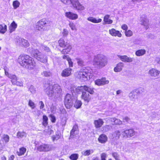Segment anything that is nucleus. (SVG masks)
<instances>
[{
  "label": "nucleus",
  "mask_w": 160,
  "mask_h": 160,
  "mask_svg": "<svg viewBox=\"0 0 160 160\" xmlns=\"http://www.w3.org/2000/svg\"><path fill=\"white\" fill-rule=\"evenodd\" d=\"M44 90L49 97H53L57 98L61 95L62 90L61 86L58 84L52 85L49 84H45L44 86Z\"/></svg>",
  "instance_id": "obj_1"
},
{
  "label": "nucleus",
  "mask_w": 160,
  "mask_h": 160,
  "mask_svg": "<svg viewBox=\"0 0 160 160\" xmlns=\"http://www.w3.org/2000/svg\"><path fill=\"white\" fill-rule=\"evenodd\" d=\"M18 61L21 66L29 69H33L36 66L35 62L32 58L28 55H20Z\"/></svg>",
  "instance_id": "obj_2"
},
{
  "label": "nucleus",
  "mask_w": 160,
  "mask_h": 160,
  "mask_svg": "<svg viewBox=\"0 0 160 160\" xmlns=\"http://www.w3.org/2000/svg\"><path fill=\"white\" fill-rule=\"evenodd\" d=\"M107 63V58L102 54H98L95 55L92 61L93 65L98 68H101L105 67Z\"/></svg>",
  "instance_id": "obj_3"
},
{
  "label": "nucleus",
  "mask_w": 160,
  "mask_h": 160,
  "mask_svg": "<svg viewBox=\"0 0 160 160\" xmlns=\"http://www.w3.org/2000/svg\"><path fill=\"white\" fill-rule=\"evenodd\" d=\"M78 74V77L81 81H84L89 80L93 76L92 70L89 67L81 69Z\"/></svg>",
  "instance_id": "obj_4"
},
{
  "label": "nucleus",
  "mask_w": 160,
  "mask_h": 160,
  "mask_svg": "<svg viewBox=\"0 0 160 160\" xmlns=\"http://www.w3.org/2000/svg\"><path fill=\"white\" fill-rule=\"evenodd\" d=\"M70 90L72 93L75 92L78 93L84 90L91 94L94 93V89L92 87L87 85L81 86L76 88L74 86H72L70 88Z\"/></svg>",
  "instance_id": "obj_5"
},
{
  "label": "nucleus",
  "mask_w": 160,
  "mask_h": 160,
  "mask_svg": "<svg viewBox=\"0 0 160 160\" xmlns=\"http://www.w3.org/2000/svg\"><path fill=\"white\" fill-rule=\"evenodd\" d=\"M32 50H30L29 51L32 55L36 58L38 60L42 62H47L48 61L47 56L42 54L38 50H35L34 49L32 48Z\"/></svg>",
  "instance_id": "obj_6"
},
{
  "label": "nucleus",
  "mask_w": 160,
  "mask_h": 160,
  "mask_svg": "<svg viewBox=\"0 0 160 160\" xmlns=\"http://www.w3.org/2000/svg\"><path fill=\"white\" fill-rule=\"evenodd\" d=\"M72 94L67 93L65 97L64 98V104L66 107L67 109H70L73 106V102L75 101V99L73 96V94H78L77 93H72L71 92Z\"/></svg>",
  "instance_id": "obj_7"
},
{
  "label": "nucleus",
  "mask_w": 160,
  "mask_h": 160,
  "mask_svg": "<svg viewBox=\"0 0 160 160\" xmlns=\"http://www.w3.org/2000/svg\"><path fill=\"white\" fill-rule=\"evenodd\" d=\"M58 42L60 47L64 48L61 52L62 54H67L71 50L72 46L69 43L65 42L63 39H60Z\"/></svg>",
  "instance_id": "obj_8"
},
{
  "label": "nucleus",
  "mask_w": 160,
  "mask_h": 160,
  "mask_svg": "<svg viewBox=\"0 0 160 160\" xmlns=\"http://www.w3.org/2000/svg\"><path fill=\"white\" fill-rule=\"evenodd\" d=\"M48 22L45 19H43L38 22L36 26V28L39 31H42L45 30V27L47 26L48 25Z\"/></svg>",
  "instance_id": "obj_9"
},
{
  "label": "nucleus",
  "mask_w": 160,
  "mask_h": 160,
  "mask_svg": "<svg viewBox=\"0 0 160 160\" xmlns=\"http://www.w3.org/2000/svg\"><path fill=\"white\" fill-rule=\"evenodd\" d=\"M136 132L133 129H127L122 132L124 138H128L131 137L136 134Z\"/></svg>",
  "instance_id": "obj_10"
},
{
  "label": "nucleus",
  "mask_w": 160,
  "mask_h": 160,
  "mask_svg": "<svg viewBox=\"0 0 160 160\" xmlns=\"http://www.w3.org/2000/svg\"><path fill=\"white\" fill-rule=\"evenodd\" d=\"M51 146L48 144H42L37 147V149L39 152H48L51 149Z\"/></svg>",
  "instance_id": "obj_11"
},
{
  "label": "nucleus",
  "mask_w": 160,
  "mask_h": 160,
  "mask_svg": "<svg viewBox=\"0 0 160 160\" xmlns=\"http://www.w3.org/2000/svg\"><path fill=\"white\" fill-rule=\"evenodd\" d=\"M141 24L144 25L145 29H147L148 28L149 21L147 17L145 15H142L140 18Z\"/></svg>",
  "instance_id": "obj_12"
},
{
  "label": "nucleus",
  "mask_w": 160,
  "mask_h": 160,
  "mask_svg": "<svg viewBox=\"0 0 160 160\" xmlns=\"http://www.w3.org/2000/svg\"><path fill=\"white\" fill-rule=\"evenodd\" d=\"M19 45L25 48H27L29 46V43L28 41L25 39L20 38L17 41Z\"/></svg>",
  "instance_id": "obj_13"
},
{
  "label": "nucleus",
  "mask_w": 160,
  "mask_h": 160,
  "mask_svg": "<svg viewBox=\"0 0 160 160\" xmlns=\"http://www.w3.org/2000/svg\"><path fill=\"white\" fill-rule=\"evenodd\" d=\"M95 83L96 85L98 86L108 84L109 83V81L107 80L105 78H102L101 79H98L95 81Z\"/></svg>",
  "instance_id": "obj_14"
},
{
  "label": "nucleus",
  "mask_w": 160,
  "mask_h": 160,
  "mask_svg": "<svg viewBox=\"0 0 160 160\" xmlns=\"http://www.w3.org/2000/svg\"><path fill=\"white\" fill-rule=\"evenodd\" d=\"M118 57L122 61L124 62H131L133 61L132 58L129 57L126 55H118Z\"/></svg>",
  "instance_id": "obj_15"
},
{
  "label": "nucleus",
  "mask_w": 160,
  "mask_h": 160,
  "mask_svg": "<svg viewBox=\"0 0 160 160\" xmlns=\"http://www.w3.org/2000/svg\"><path fill=\"white\" fill-rule=\"evenodd\" d=\"M72 70L69 68L65 69L62 71L61 75L63 77H68L71 74Z\"/></svg>",
  "instance_id": "obj_16"
},
{
  "label": "nucleus",
  "mask_w": 160,
  "mask_h": 160,
  "mask_svg": "<svg viewBox=\"0 0 160 160\" xmlns=\"http://www.w3.org/2000/svg\"><path fill=\"white\" fill-rule=\"evenodd\" d=\"M78 128V127L77 125H74L71 130L70 133V136L69 138V139L74 138L76 134V132L77 131Z\"/></svg>",
  "instance_id": "obj_17"
},
{
  "label": "nucleus",
  "mask_w": 160,
  "mask_h": 160,
  "mask_svg": "<svg viewBox=\"0 0 160 160\" xmlns=\"http://www.w3.org/2000/svg\"><path fill=\"white\" fill-rule=\"evenodd\" d=\"M109 33L112 36H118L119 37H121L122 36V34L118 31L116 30L114 28H112L109 30Z\"/></svg>",
  "instance_id": "obj_18"
},
{
  "label": "nucleus",
  "mask_w": 160,
  "mask_h": 160,
  "mask_svg": "<svg viewBox=\"0 0 160 160\" xmlns=\"http://www.w3.org/2000/svg\"><path fill=\"white\" fill-rule=\"evenodd\" d=\"M65 16L68 18L72 20L76 19L78 18V15L77 14L73 13L71 12H66Z\"/></svg>",
  "instance_id": "obj_19"
},
{
  "label": "nucleus",
  "mask_w": 160,
  "mask_h": 160,
  "mask_svg": "<svg viewBox=\"0 0 160 160\" xmlns=\"http://www.w3.org/2000/svg\"><path fill=\"white\" fill-rule=\"evenodd\" d=\"M124 63L122 62H119L118 63L116 66L114 68V70L115 72H120L121 71L124 67Z\"/></svg>",
  "instance_id": "obj_20"
},
{
  "label": "nucleus",
  "mask_w": 160,
  "mask_h": 160,
  "mask_svg": "<svg viewBox=\"0 0 160 160\" xmlns=\"http://www.w3.org/2000/svg\"><path fill=\"white\" fill-rule=\"evenodd\" d=\"M81 97L82 99H83L84 101L87 102H89L90 99V97L89 93L85 92L82 91Z\"/></svg>",
  "instance_id": "obj_21"
},
{
  "label": "nucleus",
  "mask_w": 160,
  "mask_h": 160,
  "mask_svg": "<svg viewBox=\"0 0 160 160\" xmlns=\"http://www.w3.org/2000/svg\"><path fill=\"white\" fill-rule=\"evenodd\" d=\"M159 73V71L154 68H152L149 71V73L152 77L157 76Z\"/></svg>",
  "instance_id": "obj_22"
},
{
  "label": "nucleus",
  "mask_w": 160,
  "mask_h": 160,
  "mask_svg": "<svg viewBox=\"0 0 160 160\" xmlns=\"http://www.w3.org/2000/svg\"><path fill=\"white\" fill-rule=\"evenodd\" d=\"M104 123V122L102 119H99L94 121V124L96 128L101 127Z\"/></svg>",
  "instance_id": "obj_23"
},
{
  "label": "nucleus",
  "mask_w": 160,
  "mask_h": 160,
  "mask_svg": "<svg viewBox=\"0 0 160 160\" xmlns=\"http://www.w3.org/2000/svg\"><path fill=\"white\" fill-rule=\"evenodd\" d=\"M108 138L106 135L104 134H102L98 138V140L99 142L101 143H104L107 140Z\"/></svg>",
  "instance_id": "obj_24"
},
{
  "label": "nucleus",
  "mask_w": 160,
  "mask_h": 160,
  "mask_svg": "<svg viewBox=\"0 0 160 160\" xmlns=\"http://www.w3.org/2000/svg\"><path fill=\"white\" fill-rule=\"evenodd\" d=\"M108 120L111 121V122H114L113 124L120 125L122 123V121L120 119L116 118H109Z\"/></svg>",
  "instance_id": "obj_25"
},
{
  "label": "nucleus",
  "mask_w": 160,
  "mask_h": 160,
  "mask_svg": "<svg viewBox=\"0 0 160 160\" xmlns=\"http://www.w3.org/2000/svg\"><path fill=\"white\" fill-rule=\"evenodd\" d=\"M120 135V132L118 130L116 131L112 134V138L116 140L118 139L119 138Z\"/></svg>",
  "instance_id": "obj_26"
},
{
  "label": "nucleus",
  "mask_w": 160,
  "mask_h": 160,
  "mask_svg": "<svg viewBox=\"0 0 160 160\" xmlns=\"http://www.w3.org/2000/svg\"><path fill=\"white\" fill-rule=\"evenodd\" d=\"M110 16L108 15H106L104 16L103 20L106 24H111L113 22L112 20L109 19Z\"/></svg>",
  "instance_id": "obj_27"
},
{
  "label": "nucleus",
  "mask_w": 160,
  "mask_h": 160,
  "mask_svg": "<svg viewBox=\"0 0 160 160\" xmlns=\"http://www.w3.org/2000/svg\"><path fill=\"white\" fill-rule=\"evenodd\" d=\"M87 20L92 22L95 23H98L101 22L102 20L100 18L97 19L96 18L92 17H90L88 18Z\"/></svg>",
  "instance_id": "obj_28"
},
{
  "label": "nucleus",
  "mask_w": 160,
  "mask_h": 160,
  "mask_svg": "<svg viewBox=\"0 0 160 160\" xmlns=\"http://www.w3.org/2000/svg\"><path fill=\"white\" fill-rule=\"evenodd\" d=\"M94 152L93 149H88L85 151H83L82 152V154L85 156H88L92 153Z\"/></svg>",
  "instance_id": "obj_29"
},
{
  "label": "nucleus",
  "mask_w": 160,
  "mask_h": 160,
  "mask_svg": "<svg viewBox=\"0 0 160 160\" xmlns=\"http://www.w3.org/2000/svg\"><path fill=\"white\" fill-rule=\"evenodd\" d=\"M8 78L11 79V82L12 84L15 83V82L18 80L17 77L15 75L11 74L8 75Z\"/></svg>",
  "instance_id": "obj_30"
},
{
  "label": "nucleus",
  "mask_w": 160,
  "mask_h": 160,
  "mask_svg": "<svg viewBox=\"0 0 160 160\" xmlns=\"http://www.w3.org/2000/svg\"><path fill=\"white\" fill-rule=\"evenodd\" d=\"M26 151V149L24 147H22L19 149V151L17 152V154L19 156H21L24 154Z\"/></svg>",
  "instance_id": "obj_31"
},
{
  "label": "nucleus",
  "mask_w": 160,
  "mask_h": 160,
  "mask_svg": "<svg viewBox=\"0 0 160 160\" xmlns=\"http://www.w3.org/2000/svg\"><path fill=\"white\" fill-rule=\"evenodd\" d=\"M17 25L16 23H15L14 21H13L11 24L10 27H9V29L10 32H12L14 31L15 29L17 28Z\"/></svg>",
  "instance_id": "obj_32"
},
{
  "label": "nucleus",
  "mask_w": 160,
  "mask_h": 160,
  "mask_svg": "<svg viewBox=\"0 0 160 160\" xmlns=\"http://www.w3.org/2000/svg\"><path fill=\"white\" fill-rule=\"evenodd\" d=\"M7 26L4 24L0 25V32L2 33H4L7 31Z\"/></svg>",
  "instance_id": "obj_33"
},
{
  "label": "nucleus",
  "mask_w": 160,
  "mask_h": 160,
  "mask_svg": "<svg viewBox=\"0 0 160 160\" xmlns=\"http://www.w3.org/2000/svg\"><path fill=\"white\" fill-rule=\"evenodd\" d=\"M17 136L19 138H22L23 137H26L27 136V134L24 132H18Z\"/></svg>",
  "instance_id": "obj_34"
},
{
  "label": "nucleus",
  "mask_w": 160,
  "mask_h": 160,
  "mask_svg": "<svg viewBox=\"0 0 160 160\" xmlns=\"http://www.w3.org/2000/svg\"><path fill=\"white\" fill-rule=\"evenodd\" d=\"M134 91H132L129 94V97L130 99L133 100L134 99L137 98V95Z\"/></svg>",
  "instance_id": "obj_35"
},
{
  "label": "nucleus",
  "mask_w": 160,
  "mask_h": 160,
  "mask_svg": "<svg viewBox=\"0 0 160 160\" xmlns=\"http://www.w3.org/2000/svg\"><path fill=\"white\" fill-rule=\"evenodd\" d=\"M146 52V51L144 49H140L136 51V55L138 56H142Z\"/></svg>",
  "instance_id": "obj_36"
},
{
  "label": "nucleus",
  "mask_w": 160,
  "mask_h": 160,
  "mask_svg": "<svg viewBox=\"0 0 160 160\" xmlns=\"http://www.w3.org/2000/svg\"><path fill=\"white\" fill-rule=\"evenodd\" d=\"M75 102L74 105V107L77 109L80 108L82 105V102L81 101L75 100Z\"/></svg>",
  "instance_id": "obj_37"
},
{
  "label": "nucleus",
  "mask_w": 160,
  "mask_h": 160,
  "mask_svg": "<svg viewBox=\"0 0 160 160\" xmlns=\"http://www.w3.org/2000/svg\"><path fill=\"white\" fill-rule=\"evenodd\" d=\"M135 92L138 95L142 94L144 91V89L142 88H139L136 89L135 90Z\"/></svg>",
  "instance_id": "obj_38"
},
{
  "label": "nucleus",
  "mask_w": 160,
  "mask_h": 160,
  "mask_svg": "<svg viewBox=\"0 0 160 160\" xmlns=\"http://www.w3.org/2000/svg\"><path fill=\"white\" fill-rule=\"evenodd\" d=\"M76 59L79 66L82 67L84 65V62L82 59L79 58H77Z\"/></svg>",
  "instance_id": "obj_39"
},
{
  "label": "nucleus",
  "mask_w": 160,
  "mask_h": 160,
  "mask_svg": "<svg viewBox=\"0 0 160 160\" xmlns=\"http://www.w3.org/2000/svg\"><path fill=\"white\" fill-rule=\"evenodd\" d=\"M42 74L46 77H51L52 75V72L48 71H43Z\"/></svg>",
  "instance_id": "obj_40"
},
{
  "label": "nucleus",
  "mask_w": 160,
  "mask_h": 160,
  "mask_svg": "<svg viewBox=\"0 0 160 160\" xmlns=\"http://www.w3.org/2000/svg\"><path fill=\"white\" fill-rule=\"evenodd\" d=\"M74 8H75L77 9L80 10H83L84 9V7L79 2H78L77 5H76V6H74Z\"/></svg>",
  "instance_id": "obj_41"
},
{
  "label": "nucleus",
  "mask_w": 160,
  "mask_h": 160,
  "mask_svg": "<svg viewBox=\"0 0 160 160\" xmlns=\"http://www.w3.org/2000/svg\"><path fill=\"white\" fill-rule=\"evenodd\" d=\"M78 154L76 153L72 154L69 157V158L72 160H77L78 158Z\"/></svg>",
  "instance_id": "obj_42"
},
{
  "label": "nucleus",
  "mask_w": 160,
  "mask_h": 160,
  "mask_svg": "<svg viewBox=\"0 0 160 160\" xmlns=\"http://www.w3.org/2000/svg\"><path fill=\"white\" fill-rule=\"evenodd\" d=\"M112 155L116 160H120L119 159L120 156L118 152H112Z\"/></svg>",
  "instance_id": "obj_43"
},
{
  "label": "nucleus",
  "mask_w": 160,
  "mask_h": 160,
  "mask_svg": "<svg viewBox=\"0 0 160 160\" xmlns=\"http://www.w3.org/2000/svg\"><path fill=\"white\" fill-rule=\"evenodd\" d=\"M40 49L42 50L45 51L47 52H49L50 51V49L48 47L43 45H41Z\"/></svg>",
  "instance_id": "obj_44"
},
{
  "label": "nucleus",
  "mask_w": 160,
  "mask_h": 160,
  "mask_svg": "<svg viewBox=\"0 0 160 160\" xmlns=\"http://www.w3.org/2000/svg\"><path fill=\"white\" fill-rule=\"evenodd\" d=\"M48 119L46 115H43V116L42 125L44 126H46L48 124Z\"/></svg>",
  "instance_id": "obj_45"
},
{
  "label": "nucleus",
  "mask_w": 160,
  "mask_h": 160,
  "mask_svg": "<svg viewBox=\"0 0 160 160\" xmlns=\"http://www.w3.org/2000/svg\"><path fill=\"white\" fill-rule=\"evenodd\" d=\"M111 126L109 125H106L102 127V131L104 132H106L109 130L111 128Z\"/></svg>",
  "instance_id": "obj_46"
},
{
  "label": "nucleus",
  "mask_w": 160,
  "mask_h": 160,
  "mask_svg": "<svg viewBox=\"0 0 160 160\" xmlns=\"http://www.w3.org/2000/svg\"><path fill=\"white\" fill-rule=\"evenodd\" d=\"M20 4L18 0L15 1L13 2L12 3V5L14 9H16L18 8Z\"/></svg>",
  "instance_id": "obj_47"
},
{
  "label": "nucleus",
  "mask_w": 160,
  "mask_h": 160,
  "mask_svg": "<svg viewBox=\"0 0 160 160\" xmlns=\"http://www.w3.org/2000/svg\"><path fill=\"white\" fill-rule=\"evenodd\" d=\"M52 130L50 128H48V129H45L44 131V133L45 135H50L53 132Z\"/></svg>",
  "instance_id": "obj_48"
},
{
  "label": "nucleus",
  "mask_w": 160,
  "mask_h": 160,
  "mask_svg": "<svg viewBox=\"0 0 160 160\" xmlns=\"http://www.w3.org/2000/svg\"><path fill=\"white\" fill-rule=\"evenodd\" d=\"M28 89L32 94H34L36 93V88H35L32 85H31L29 86Z\"/></svg>",
  "instance_id": "obj_49"
},
{
  "label": "nucleus",
  "mask_w": 160,
  "mask_h": 160,
  "mask_svg": "<svg viewBox=\"0 0 160 160\" xmlns=\"http://www.w3.org/2000/svg\"><path fill=\"white\" fill-rule=\"evenodd\" d=\"M3 139L6 143H7L9 141V137L8 135L4 134L3 136Z\"/></svg>",
  "instance_id": "obj_50"
},
{
  "label": "nucleus",
  "mask_w": 160,
  "mask_h": 160,
  "mask_svg": "<svg viewBox=\"0 0 160 160\" xmlns=\"http://www.w3.org/2000/svg\"><path fill=\"white\" fill-rule=\"evenodd\" d=\"M28 105L32 109H34L35 107L34 103L31 100H29L28 101Z\"/></svg>",
  "instance_id": "obj_51"
},
{
  "label": "nucleus",
  "mask_w": 160,
  "mask_h": 160,
  "mask_svg": "<svg viewBox=\"0 0 160 160\" xmlns=\"http://www.w3.org/2000/svg\"><path fill=\"white\" fill-rule=\"evenodd\" d=\"M67 119L66 117H63L62 118L61 123L62 126H64L66 123Z\"/></svg>",
  "instance_id": "obj_52"
},
{
  "label": "nucleus",
  "mask_w": 160,
  "mask_h": 160,
  "mask_svg": "<svg viewBox=\"0 0 160 160\" xmlns=\"http://www.w3.org/2000/svg\"><path fill=\"white\" fill-rule=\"evenodd\" d=\"M70 1L74 7V6H76L78 3V4L79 2L78 0H70Z\"/></svg>",
  "instance_id": "obj_53"
},
{
  "label": "nucleus",
  "mask_w": 160,
  "mask_h": 160,
  "mask_svg": "<svg viewBox=\"0 0 160 160\" xmlns=\"http://www.w3.org/2000/svg\"><path fill=\"white\" fill-rule=\"evenodd\" d=\"M125 35L127 37H130L132 35V32L130 30H128V31H126L125 32Z\"/></svg>",
  "instance_id": "obj_54"
},
{
  "label": "nucleus",
  "mask_w": 160,
  "mask_h": 160,
  "mask_svg": "<svg viewBox=\"0 0 160 160\" xmlns=\"http://www.w3.org/2000/svg\"><path fill=\"white\" fill-rule=\"evenodd\" d=\"M69 26L72 30H76L75 25L72 22H70L69 24Z\"/></svg>",
  "instance_id": "obj_55"
},
{
  "label": "nucleus",
  "mask_w": 160,
  "mask_h": 160,
  "mask_svg": "<svg viewBox=\"0 0 160 160\" xmlns=\"http://www.w3.org/2000/svg\"><path fill=\"white\" fill-rule=\"evenodd\" d=\"M60 136L59 135H56L53 136L52 137V138L53 141L58 140L60 138Z\"/></svg>",
  "instance_id": "obj_56"
},
{
  "label": "nucleus",
  "mask_w": 160,
  "mask_h": 160,
  "mask_svg": "<svg viewBox=\"0 0 160 160\" xmlns=\"http://www.w3.org/2000/svg\"><path fill=\"white\" fill-rule=\"evenodd\" d=\"M50 117L51 118V122L53 123H54L56 121V119L55 117L52 114H51L50 115Z\"/></svg>",
  "instance_id": "obj_57"
},
{
  "label": "nucleus",
  "mask_w": 160,
  "mask_h": 160,
  "mask_svg": "<svg viewBox=\"0 0 160 160\" xmlns=\"http://www.w3.org/2000/svg\"><path fill=\"white\" fill-rule=\"evenodd\" d=\"M13 84L16 85L17 86H23V82H20L19 81H16L15 82V83Z\"/></svg>",
  "instance_id": "obj_58"
},
{
  "label": "nucleus",
  "mask_w": 160,
  "mask_h": 160,
  "mask_svg": "<svg viewBox=\"0 0 160 160\" xmlns=\"http://www.w3.org/2000/svg\"><path fill=\"white\" fill-rule=\"evenodd\" d=\"M63 36L64 37L67 36L68 34V31L66 29H64L62 32Z\"/></svg>",
  "instance_id": "obj_59"
},
{
  "label": "nucleus",
  "mask_w": 160,
  "mask_h": 160,
  "mask_svg": "<svg viewBox=\"0 0 160 160\" xmlns=\"http://www.w3.org/2000/svg\"><path fill=\"white\" fill-rule=\"evenodd\" d=\"M101 160H106V158L107 157V154L105 153H103L101 155Z\"/></svg>",
  "instance_id": "obj_60"
},
{
  "label": "nucleus",
  "mask_w": 160,
  "mask_h": 160,
  "mask_svg": "<svg viewBox=\"0 0 160 160\" xmlns=\"http://www.w3.org/2000/svg\"><path fill=\"white\" fill-rule=\"evenodd\" d=\"M39 104L40 106V108L42 109L44 107V105L42 101H40L39 102Z\"/></svg>",
  "instance_id": "obj_61"
},
{
  "label": "nucleus",
  "mask_w": 160,
  "mask_h": 160,
  "mask_svg": "<svg viewBox=\"0 0 160 160\" xmlns=\"http://www.w3.org/2000/svg\"><path fill=\"white\" fill-rule=\"evenodd\" d=\"M123 120L124 122H126L129 123L130 121V119L128 117H125L123 118Z\"/></svg>",
  "instance_id": "obj_62"
},
{
  "label": "nucleus",
  "mask_w": 160,
  "mask_h": 160,
  "mask_svg": "<svg viewBox=\"0 0 160 160\" xmlns=\"http://www.w3.org/2000/svg\"><path fill=\"white\" fill-rule=\"evenodd\" d=\"M68 63L69 64V67H72L73 63L72 62L71 59H69V60H68Z\"/></svg>",
  "instance_id": "obj_63"
},
{
  "label": "nucleus",
  "mask_w": 160,
  "mask_h": 160,
  "mask_svg": "<svg viewBox=\"0 0 160 160\" xmlns=\"http://www.w3.org/2000/svg\"><path fill=\"white\" fill-rule=\"evenodd\" d=\"M155 61L158 64L160 65V57H156L155 59Z\"/></svg>",
  "instance_id": "obj_64"
}]
</instances>
